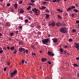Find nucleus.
<instances>
[{
  "label": "nucleus",
  "instance_id": "dca6fc26",
  "mask_svg": "<svg viewBox=\"0 0 79 79\" xmlns=\"http://www.w3.org/2000/svg\"><path fill=\"white\" fill-rule=\"evenodd\" d=\"M75 12V13H78V12H79V10L77 9H74L73 10Z\"/></svg>",
  "mask_w": 79,
  "mask_h": 79
},
{
  "label": "nucleus",
  "instance_id": "c9c22d12",
  "mask_svg": "<svg viewBox=\"0 0 79 79\" xmlns=\"http://www.w3.org/2000/svg\"><path fill=\"white\" fill-rule=\"evenodd\" d=\"M69 42H72L73 41V40L72 39H69Z\"/></svg>",
  "mask_w": 79,
  "mask_h": 79
},
{
  "label": "nucleus",
  "instance_id": "a19ab883",
  "mask_svg": "<svg viewBox=\"0 0 79 79\" xmlns=\"http://www.w3.org/2000/svg\"><path fill=\"white\" fill-rule=\"evenodd\" d=\"M7 65H10V63L9 62H7Z\"/></svg>",
  "mask_w": 79,
  "mask_h": 79
},
{
  "label": "nucleus",
  "instance_id": "9d476101",
  "mask_svg": "<svg viewBox=\"0 0 79 79\" xmlns=\"http://www.w3.org/2000/svg\"><path fill=\"white\" fill-rule=\"evenodd\" d=\"M38 10L36 9V8H34L32 9V11H33V12L35 11H37Z\"/></svg>",
  "mask_w": 79,
  "mask_h": 79
},
{
  "label": "nucleus",
  "instance_id": "c03bdc74",
  "mask_svg": "<svg viewBox=\"0 0 79 79\" xmlns=\"http://www.w3.org/2000/svg\"><path fill=\"white\" fill-rule=\"evenodd\" d=\"M7 50H10V47L7 46Z\"/></svg>",
  "mask_w": 79,
  "mask_h": 79
},
{
  "label": "nucleus",
  "instance_id": "5fc2aeb1",
  "mask_svg": "<svg viewBox=\"0 0 79 79\" xmlns=\"http://www.w3.org/2000/svg\"><path fill=\"white\" fill-rule=\"evenodd\" d=\"M54 56V54L53 53L51 54V56Z\"/></svg>",
  "mask_w": 79,
  "mask_h": 79
},
{
  "label": "nucleus",
  "instance_id": "2f4dec72",
  "mask_svg": "<svg viewBox=\"0 0 79 79\" xmlns=\"http://www.w3.org/2000/svg\"><path fill=\"white\" fill-rule=\"evenodd\" d=\"M25 23H28V20L27 19H26L25 20Z\"/></svg>",
  "mask_w": 79,
  "mask_h": 79
},
{
  "label": "nucleus",
  "instance_id": "4c0bfd02",
  "mask_svg": "<svg viewBox=\"0 0 79 79\" xmlns=\"http://www.w3.org/2000/svg\"><path fill=\"white\" fill-rule=\"evenodd\" d=\"M34 1H35V0H31V3H34Z\"/></svg>",
  "mask_w": 79,
  "mask_h": 79
},
{
  "label": "nucleus",
  "instance_id": "864d4df0",
  "mask_svg": "<svg viewBox=\"0 0 79 79\" xmlns=\"http://www.w3.org/2000/svg\"><path fill=\"white\" fill-rule=\"evenodd\" d=\"M75 6L76 7H77L78 6V4H76Z\"/></svg>",
  "mask_w": 79,
  "mask_h": 79
},
{
  "label": "nucleus",
  "instance_id": "a878e982",
  "mask_svg": "<svg viewBox=\"0 0 79 79\" xmlns=\"http://www.w3.org/2000/svg\"><path fill=\"white\" fill-rule=\"evenodd\" d=\"M19 19H21V20H22L23 19V18L22 17H20V16H19Z\"/></svg>",
  "mask_w": 79,
  "mask_h": 79
},
{
  "label": "nucleus",
  "instance_id": "e433bc0d",
  "mask_svg": "<svg viewBox=\"0 0 79 79\" xmlns=\"http://www.w3.org/2000/svg\"><path fill=\"white\" fill-rule=\"evenodd\" d=\"M23 3V1H20L19 2V4H22Z\"/></svg>",
  "mask_w": 79,
  "mask_h": 79
},
{
  "label": "nucleus",
  "instance_id": "2eb2a0df",
  "mask_svg": "<svg viewBox=\"0 0 79 79\" xmlns=\"http://www.w3.org/2000/svg\"><path fill=\"white\" fill-rule=\"evenodd\" d=\"M50 17V15H46V19H47L48 18H49V17Z\"/></svg>",
  "mask_w": 79,
  "mask_h": 79
},
{
  "label": "nucleus",
  "instance_id": "79ce46f5",
  "mask_svg": "<svg viewBox=\"0 0 79 79\" xmlns=\"http://www.w3.org/2000/svg\"><path fill=\"white\" fill-rule=\"evenodd\" d=\"M2 52H3V50H0V53H2Z\"/></svg>",
  "mask_w": 79,
  "mask_h": 79
},
{
  "label": "nucleus",
  "instance_id": "37998d69",
  "mask_svg": "<svg viewBox=\"0 0 79 79\" xmlns=\"http://www.w3.org/2000/svg\"><path fill=\"white\" fill-rule=\"evenodd\" d=\"M72 16L73 17H74V14H72Z\"/></svg>",
  "mask_w": 79,
  "mask_h": 79
},
{
  "label": "nucleus",
  "instance_id": "f8f14e48",
  "mask_svg": "<svg viewBox=\"0 0 79 79\" xmlns=\"http://www.w3.org/2000/svg\"><path fill=\"white\" fill-rule=\"evenodd\" d=\"M60 52L61 53H63V49L62 48H60Z\"/></svg>",
  "mask_w": 79,
  "mask_h": 79
},
{
  "label": "nucleus",
  "instance_id": "052dcab7",
  "mask_svg": "<svg viewBox=\"0 0 79 79\" xmlns=\"http://www.w3.org/2000/svg\"><path fill=\"white\" fill-rule=\"evenodd\" d=\"M52 2H56V0H54L52 1Z\"/></svg>",
  "mask_w": 79,
  "mask_h": 79
},
{
  "label": "nucleus",
  "instance_id": "7ed1b4c3",
  "mask_svg": "<svg viewBox=\"0 0 79 79\" xmlns=\"http://www.w3.org/2000/svg\"><path fill=\"white\" fill-rule=\"evenodd\" d=\"M48 41H49V39L48 38H47L46 39H44L43 40H42V42L43 44H47L48 42Z\"/></svg>",
  "mask_w": 79,
  "mask_h": 79
},
{
  "label": "nucleus",
  "instance_id": "f03ea898",
  "mask_svg": "<svg viewBox=\"0 0 79 79\" xmlns=\"http://www.w3.org/2000/svg\"><path fill=\"white\" fill-rule=\"evenodd\" d=\"M18 73L17 70H14L13 72L11 73L10 76V77L11 78H13Z\"/></svg>",
  "mask_w": 79,
  "mask_h": 79
},
{
  "label": "nucleus",
  "instance_id": "7c9ffc66",
  "mask_svg": "<svg viewBox=\"0 0 79 79\" xmlns=\"http://www.w3.org/2000/svg\"><path fill=\"white\" fill-rule=\"evenodd\" d=\"M76 31V30L75 29H73V30L72 32H75Z\"/></svg>",
  "mask_w": 79,
  "mask_h": 79
},
{
  "label": "nucleus",
  "instance_id": "ddd939ff",
  "mask_svg": "<svg viewBox=\"0 0 79 79\" xmlns=\"http://www.w3.org/2000/svg\"><path fill=\"white\" fill-rule=\"evenodd\" d=\"M20 14L23 13H24V10L23 9L20 10Z\"/></svg>",
  "mask_w": 79,
  "mask_h": 79
},
{
  "label": "nucleus",
  "instance_id": "423d86ee",
  "mask_svg": "<svg viewBox=\"0 0 79 79\" xmlns=\"http://www.w3.org/2000/svg\"><path fill=\"white\" fill-rule=\"evenodd\" d=\"M75 47L76 48L79 49V43H76L75 44Z\"/></svg>",
  "mask_w": 79,
  "mask_h": 79
},
{
  "label": "nucleus",
  "instance_id": "4be33fe9",
  "mask_svg": "<svg viewBox=\"0 0 79 79\" xmlns=\"http://www.w3.org/2000/svg\"><path fill=\"white\" fill-rule=\"evenodd\" d=\"M73 66L75 67H77L78 66V64H74Z\"/></svg>",
  "mask_w": 79,
  "mask_h": 79
},
{
  "label": "nucleus",
  "instance_id": "b1692460",
  "mask_svg": "<svg viewBox=\"0 0 79 79\" xmlns=\"http://www.w3.org/2000/svg\"><path fill=\"white\" fill-rule=\"evenodd\" d=\"M31 8V6H29L27 8V10H29Z\"/></svg>",
  "mask_w": 79,
  "mask_h": 79
},
{
  "label": "nucleus",
  "instance_id": "aec40b11",
  "mask_svg": "<svg viewBox=\"0 0 79 79\" xmlns=\"http://www.w3.org/2000/svg\"><path fill=\"white\" fill-rule=\"evenodd\" d=\"M42 10H44L45 9H46V8H47V7L45 6H42Z\"/></svg>",
  "mask_w": 79,
  "mask_h": 79
},
{
  "label": "nucleus",
  "instance_id": "9b49d317",
  "mask_svg": "<svg viewBox=\"0 0 79 79\" xmlns=\"http://www.w3.org/2000/svg\"><path fill=\"white\" fill-rule=\"evenodd\" d=\"M56 26H58V27H59L60 26V23L59 22H57L56 23Z\"/></svg>",
  "mask_w": 79,
  "mask_h": 79
},
{
  "label": "nucleus",
  "instance_id": "338daca9",
  "mask_svg": "<svg viewBox=\"0 0 79 79\" xmlns=\"http://www.w3.org/2000/svg\"><path fill=\"white\" fill-rule=\"evenodd\" d=\"M68 15V13H66L65 14V16H67Z\"/></svg>",
  "mask_w": 79,
  "mask_h": 79
},
{
  "label": "nucleus",
  "instance_id": "0eeeda50",
  "mask_svg": "<svg viewBox=\"0 0 79 79\" xmlns=\"http://www.w3.org/2000/svg\"><path fill=\"white\" fill-rule=\"evenodd\" d=\"M52 40L53 41V42L54 43H56L57 41H58V39L55 38L52 39Z\"/></svg>",
  "mask_w": 79,
  "mask_h": 79
},
{
  "label": "nucleus",
  "instance_id": "c756f323",
  "mask_svg": "<svg viewBox=\"0 0 79 79\" xmlns=\"http://www.w3.org/2000/svg\"><path fill=\"white\" fill-rule=\"evenodd\" d=\"M32 55H34V56H35V55H36V54L34 52H33L32 53Z\"/></svg>",
  "mask_w": 79,
  "mask_h": 79
},
{
  "label": "nucleus",
  "instance_id": "ea45409f",
  "mask_svg": "<svg viewBox=\"0 0 79 79\" xmlns=\"http://www.w3.org/2000/svg\"><path fill=\"white\" fill-rule=\"evenodd\" d=\"M11 12H13L14 11V10H13V9H11L10 10Z\"/></svg>",
  "mask_w": 79,
  "mask_h": 79
},
{
  "label": "nucleus",
  "instance_id": "f704fd0d",
  "mask_svg": "<svg viewBox=\"0 0 79 79\" xmlns=\"http://www.w3.org/2000/svg\"><path fill=\"white\" fill-rule=\"evenodd\" d=\"M3 50H6V47H4L2 48Z\"/></svg>",
  "mask_w": 79,
  "mask_h": 79
},
{
  "label": "nucleus",
  "instance_id": "412c9836",
  "mask_svg": "<svg viewBox=\"0 0 79 79\" xmlns=\"http://www.w3.org/2000/svg\"><path fill=\"white\" fill-rule=\"evenodd\" d=\"M48 55H50V56H51L52 54V52H48Z\"/></svg>",
  "mask_w": 79,
  "mask_h": 79
},
{
  "label": "nucleus",
  "instance_id": "5701e85b",
  "mask_svg": "<svg viewBox=\"0 0 79 79\" xmlns=\"http://www.w3.org/2000/svg\"><path fill=\"white\" fill-rule=\"evenodd\" d=\"M17 6H18V4H15L14 5L15 8H17Z\"/></svg>",
  "mask_w": 79,
  "mask_h": 79
},
{
  "label": "nucleus",
  "instance_id": "13d9d810",
  "mask_svg": "<svg viewBox=\"0 0 79 79\" xmlns=\"http://www.w3.org/2000/svg\"><path fill=\"white\" fill-rule=\"evenodd\" d=\"M18 33V31H16L15 32V34H17Z\"/></svg>",
  "mask_w": 79,
  "mask_h": 79
},
{
  "label": "nucleus",
  "instance_id": "bb28decb",
  "mask_svg": "<svg viewBox=\"0 0 79 79\" xmlns=\"http://www.w3.org/2000/svg\"><path fill=\"white\" fill-rule=\"evenodd\" d=\"M45 10L47 13H50V10H48L47 9H45Z\"/></svg>",
  "mask_w": 79,
  "mask_h": 79
},
{
  "label": "nucleus",
  "instance_id": "473e14b6",
  "mask_svg": "<svg viewBox=\"0 0 79 79\" xmlns=\"http://www.w3.org/2000/svg\"><path fill=\"white\" fill-rule=\"evenodd\" d=\"M13 34H14V33L13 32H11L10 33V35H11V36L13 35Z\"/></svg>",
  "mask_w": 79,
  "mask_h": 79
},
{
  "label": "nucleus",
  "instance_id": "20e7f679",
  "mask_svg": "<svg viewBox=\"0 0 79 79\" xmlns=\"http://www.w3.org/2000/svg\"><path fill=\"white\" fill-rule=\"evenodd\" d=\"M55 22L54 21L52 22L51 23H49L48 24L49 26H52V27H54L55 26L56 24Z\"/></svg>",
  "mask_w": 79,
  "mask_h": 79
},
{
  "label": "nucleus",
  "instance_id": "09e8293b",
  "mask_svg": "<svg viewBox=\"0 0 79 79\" xmlns=\"http://www.w3.org/2000/svg\"><path fill=\"white\" fill-rule=\"evenodd\" d=\"M7 6H10V3H8L7 4Z\"/></svg>",
  "mask_w": 79,
  "mask_h": 79
},
{
  "label": "nucleus",
  "instance_id": "bf43d9fd",
  "mask_svg": "<svg viewBox=\"0 0 79 79\" xmlns=\"http://www.w3.org/2000/svg\"><path fill=\"white\" fill-rule=\"evenodd\" d=\"M76 60H79V57H77L76 58Z\"/></svg>",
  "mask_w": 79,
  "mask_h": 79
},
{
  "label": "nucleus",
  "instance_id": "a18cd8bd",
  "mask_svg": "<svg viewBox=\"0 0 79 79\" xmlns=\"http://www.w3.org/2000/svg\"><path fill=\"white\" fill-rule=\"evenodd\" d=\"M25 51H26V54H27V53H28V50L27 49Z\"/></svg>",
  "mask_w": 79,
  "mask_h": 79
},
{
  "label": "nucleus",
  "instance_id": "39448f33",
  "mask_svg": "<svg viewBox=\"0 0 79 79\" xmlns=\"http://www.w3.org/2000/svg\"><path fill=\"white\" fill-rule=\"evenodd\" d=\"M26 50V49H25L24 48H21L19 49V52H20L21 53H22L23 51H24Z\"/></svg>",
  "mask_w": 79,
  "mask_h": 79
},
{
  "label": "nucleus",
  "instance_id": "cd10ccee",
  "mask_svg": "<svg viewBox=\"0 0 79 79\" xmlns=\"http://www.w3.org/2000/svg\"><path fill=\"white\" fill-rule=\"evenodd\" d=\"M47 2H43V4H44V5H45L47 4Z\"/></svg>",
  "mask_w": 79,
  "mask_h": 79
},
{
  "label": "nucleus",
  "instance_id": "603ef678",
  "mask_svg": "<svg viewBox=\"0 0 79 79\" xmlns=\"http://www.w3.org/2000/svg\"><path fill=\"white\" fill-rule=\"evenodd\" d=\"M4 71H6V68H5L4 69Z\"/></svg>",
  "mask_w": 79,
  "mask_h": 79
},
{
  "label": "nucleus",
  "instance_id": "a211bd4d",
  "mask_svg": "<svg viewBox=\"0 0 79 79\" xmlns=\"http://www.w3.org/2000/svg\"><path fill=\"white\" fill-rule=\"evenodd\" d=\"M10 49L11 50H13L15 49V47H11L10 48Z\"/></svg>",
  "mask_w": 79,
  "mask_h": 79
},
{
  "label": "nucleus",
  "instance_id": "49530a36",
  "mask_svg": "<svg viewBox=\"0 0 79 79\" xmlns=\"http://www.w3.org/2000/svg\"><path fill=\"white\" fill-rule=\"evenodd\" d=\"M64 54H66V50H65L64 52Z\"/></svg>",
  "mask_w": 79,
  "mask_h": 79
},
{
  "label": "nucleus",
  "instance_id": "6ab92c4d",
  "mask_svg": "<svg viewBox=\"0 0 79 79\" xmlns=\"http://www.w3.org/2000/svg\"><path fill=\"white\" fill-rule=\"evenodd\" d=\"M58 19H61V16H60V15H58Z\"/></svg>",
  "mask_w": 79,
  "mask_h": 79
},
{
  "label": "nucleus",
  "instance_id": "6e6552de",
  "mask_svg": "<svg viewBox=\"0 0 79 79\" xmlns=\"http://www.w3.org/2000/svg\"><path fill=\"white\" fill-rule=\"evenodd\" d=\"M47 61V58H44V59L42 58L41 59V61L42 62H45V61Z\"/></svg>",
  "mask_w": 79,
  "mask_h": 79
},
{
  "label": "nucleus",
  "instance_id": "6e6d98bb",
  "mask_svg": "<svg viewBox=\"0 0 79 79\" xmlns=\"http://www.w3.org/2000/svg\"><path fill=\"white\" fill-rule=\"evenodd\" d=\"M19 29H22V26H20L19 27Z\"/></svg>",
  "mask_w": 79,
  "mask_h": 79
},
{
  "label": "nucleus",
  "instance_id": "3c124183",
  "mask_svg": "<svg viewBox=\"0 0 79 79\" xmlns=\"http://www.w3.org/2000/svg\"><path fill=\"white\" fill-rule=\"evenodd\" d=\"M22 63H24V60H22Z\"/></svg>",
  "mask_w": 79,
  "mask_h": 79
},
{
  "label": "nucleus",
  "instance_id": "4d7b16f0",
  "mask_svg": "<svg viewBox=\"0 0 79 79\" xmlns=\"http://www.w3.org/2000/svg\"><path fill=\"white\" fill-rule=\"evenodd\" d=\"M48 64H51V62H50V61H48Z\"/></svg>",
  "mask_w": 79,
  "mask_h": 79
},
{
  "label": "nucleus",
  "instance_id": "de8ad7c7",
  "mask_svg": "<svg viewBox=\"0 0 79 79\" xmlns=\"http://www.w3.org/2000/svg\"><path fill=\"white\" fill-rule=\"evenodd\" d=\"M76 23H77V24L79 23V20H77L76 21Z\"/></svg>",
  "mask_w": 79,
  "mask_h": 79
},
{
  "label": "nucleus",
  "instance_id": "8fccbe9b",
  "mask_svg": "<svg viewBox=\"0 0 79 79\" xmlns=\"http://www.w3.org/2000/svg\"><path fill=\"white\" fill-rule=\"evenodd\" d=\"M64 48H68V46L67 45L65 46L64 47Z\"/></svg>",
  "mask_w": 79,
  "mask_h": 79
},
{
  "label": "nucleus",
  "instance_id": "393cba45",
  "mask_svg": "<svg viewBox=\"0 0 79 79\" xmlns=\"http://www.w3.org/2000/svg\"><path fill=\"white\" fill-rule=\"evenodd\" d=\"M71 8L72 10V9H75V8H76V7H75V6H72Z\"/></svg>",
  "mask_w": 79,
  "mask_h": 79
},
{
  "label": "nucleus",
  "instance_id": "72a5a7b5",
  "mask_svg": "<svg viewBox=\"0 0 79 79\" xmlns=\"http://www.w3.org/2000/svg\"><path fill=\"white\" fill-rule=\"evenodd\" d=\"M31 47L32 48H33V49H35V48H34V47L33 46V45H31Z\"/></svg>",
  "mask_w": 79,
  "mask_h": 79
},
{
  "label": "nucleus",
  "instance_id": "f3484780",
  "mask_svg": "<svg viewBox=\"0 0 79 79\" xmlns=\"http://www.w3.org/2000/svg\"><path fill=\"white\" fill-rule=\"evenodd\" d=\"M34 24L32 23L31 24L30 27H34Z\"/></svg>",
  "mask_w": 79,
  "mask_h": 79
},
{
  "label": "nucleus",
  "instance_id": "c85d7f7f",
  "mask_svg": "<svg viewBox=\"0 0 79 79\" xmlns=\"http://www.w3.org/2000/svg\"><path fill=\"white\" fill-rule=\"evenodd\" d=\"M16 52H17V50L15 49V50L14 51V53H15V54H16Z\"/></svg>",
  "mask_w": 79,
  "mask_h": 79
},
{
  "label": "nucleus",
  "instance_id": "774afa93",
  "mask_svg": "<svg viewBox=\"0 0 79 79\" xmlns=\"http://www.w3.org/2000/svg\"><path fill=\"white\" fill-rule=\"evenodd\" d=\"M9 41H10V40H11V38H9Z\"/></svg>",
  "mask_w": 79,
  "mask_h": 79
},
{
  "label": "nucleus",
  "instance_id": "4468645a",
  "mask_svg": "<svg viewBox=\"0 0 79 79\" xmlns=\"http://www.w3.org/2000/svg\"><path fill=\"white\" fill-rule=\"evenodd\" d=\"M71 10H72L71 9V7H69L67 10V11H71Z\"/></svg>",
  "mask_w": 79,
  "mask_h": 79
},
{
  "label": "nucleus",
  "instance_id": "58836bf2",
  "mask_svg": "<svg viewBox=\"0 0 79 79\" xmlns=\"http://www.w3.org/2000/svg\"><path fill=\"white\" fill-rule=\"evenodd\" d=\"M19 44H21V45H22V44H23V42L21 41H19Z\"/></svg>",
  "mask_w": 79,
  "mask_h": 79
},
{
  "label": "nucleus",
  "instance_id": "e2e57ef3",
  "mask_svg": "<svg viewBox=\"0 0 79 79\" xmlns=\"http://www.w3.org/2000/svg\"><path fill=\"white\" fill-rule=\"evenodd\" d=\"M28 19H29V20H31V18L30 17H28Z\"/></svg>",
  "mask_w": 79,
  "mask_h": 79
},
{
  "label": "nucleus",
  "instance_id": "0e129e2a",
  "mask_svg": "<svg viewBox=\"0 0 79 79\" xmlns=\"http://www.w3.org/2000/svg\"><path fill=\"white\" fill-rule=\"evenodd\" d=\"M39 9H40V10H42V7L41 8L40 7H39Z\"/></svg>",
  "mask_w": 79,
  "mask_h": 79
},
{
  "label": "nucleus",
  "instance_id": "680f3d73",
  "mask_svg": "<svg viewBox=\"0 0 79 79\" xmlns=\"http://www.w3.org/2000/svg\"><path fill=\"white\" fill-rule=\"evenodd\" d=\"M29 13H31V14L32 13V10H30V11H29Z\"/></svg>",
  "mask_w": 79,
  "mask_h": 79
},
{
  "label": "nucleus",
  "instance_id": "69168bd1",
  "mask_svg": "<svg viewBox=\"0 0 79 79\" xmlns=\"http://www.w3.org/2000/svg\"><path fill=\"white\" fill-rule=\"evenodd\" d=\"M48 35L49 37H51V35H50V34H48Z\"/></svg>",
  "mask_w": 79,
  "mask_h": 79
},
{
  "label": "nucleus",
  "instance_id": "f257e3e1",
  "mask_svg": "<svg viewBox=\"0 0 79 79\" xmlns=\"http://www.w3.org/2000/svg\"><path fill=\"white\" fill-rule=\"evenodd\" d=\"M60 31L62 33H64V34H66V33H68V31H67V29L65 27H62L60 29Z\"/></svg>",
  "mask_w": 79,
  "mask_h": 79
},
{
  "label": "nucleus",
  "instance_id": "1a4fd4ad",
  "mask_svg": "<svg viewBox=\"0 0 79 79\" xmlns=\"http://www.w3.org/2000/svg\"><path fill=\"white\" fill-rule=\"evenodd\" d=\"M56 10V11H57L60 12V13H62L63 12V10H61L60 9H57Z\"/></svg>",
  "mask_w": 79,
  "mask_h": 79
}]
</instances>
